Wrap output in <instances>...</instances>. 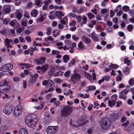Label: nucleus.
Listing matches in <instances>:
<instances>
[{
  "instance_id": "1",
  "label": "nucleus",
  "mask_w": 134,
  "mask_h": 134,
  "mask_svg": "<svg viewBox=\"0 0 134 134\" xmlns=\"http://www.w3.org/2000/svg\"><path fill=\"white\" fill-rule=\"evenodd\" d=\"M38 118L35 114H32L27 116L25 122L26 125L29 127L33 128L36 126L37 122L38 121Z\"/></svg>"
},
{
  "instance_id": "2",
  "label": "nucleus",
  "mask_w": 134,
  "mask_h": 134,
  "mask_svg": "<svg viewBox=\"0 0 134 134\" xmlns=\"http://www.w3.org/2000/svg\"><path fill=\"white\" fill-rule=\"evenodd\" d=\"M74 107L71 106L66 105L64 107L61 111V115L65 116L70 115L73 110Z\"/></svg>"
},
{
  "instance_id": "3",
  "label": "nucleus",
  "mask_w": 134,
  "mask_h": 134,
  "mask_svg": "<svg viewBox=\"0 0 134 134\" xmlns=\"http://www.w3.org/2000/svg\"><path fill=\"white\" fill-rule=\"evenodd\" d=\"M13 109V107L12 105H5L3 108V111L5 114L8 115L11 113Z\"/></svg>"
},
{
  "instance_id": "4",
  "label": "nucleus",
  "mask_w": 134,
  "mask_h": 134,
  "mask_svg": "<svg viewBox=\"0 0 134 134\" xmlns=\"http://www.w3.org/2000/svg\"><path fill=\"white\" fill-rule=\"evenodd\" d=\"M23 110L22 108L20 105H18L14 108L13 112V115L15 117L19 116Z\"/></svg>"
},
{
  "instance_id": "5",
  "label": "nucleus",
  "mask_w": 134,
  "mask_h": 134,
  "mask_svg": "<svg viewBox=\"0 0 134 134\" xmlns=\"http://www.w3.org/2000/svg\"><path fill=\"white\" fill-rule=\"evenodd\" d=\"M110 122L109 120H105L103 119L101 121L100 125L102 128L105 129L110 127Z\"/></svg>"
},
{
  "instance_id": "6",
  "label": "nucleus",
  "mask_w": 134,
  "mask_h": 134,
  "mask_svg": "<svg viewBox=\"0 0 134 134\" xmlns=\"http://www.w3.org/2000/svg\"><path fill=\"white\" fill-rule=\"evenodd\" d=\"M58 129L57 126H50L47 129L46 131L48 134H55Z\"/></svg>"
},
{
  "instance_id": "7",
  "label": "nucleus",
  "mask_w": 134,
  "mask_h": 134,
  "mask_svg": "<svg viewBox=\"0 0 134 134\" xmlns=\"http://www.w3.org/2000/svg\"><path fill=\"white\" fill-rule=\"evenodd\" d=\"M130 90L129 89H125L119 93V97L124 100H126L127 98V94L129 92Z\"/></svg>"
},
{
  "instance_id": "8",
  "label": "nucleus",
  "mask_w": 134,
  "mask_h": 134,
  "mask_svg": "<svg viewBox=\"0 0 134 134\" xmlns=\"http://www.w3.org/2000/svg\"><path fill=\"white\" fill-rule=\"evenodd\" d=\"M81 77V76L79 74L77 73H75L72 75L71 80L73 83L75 84L80 79Z\"/></svg>"
},
{
  "instance_id": "9",
  "label": "nucleus",
  "mask_w": 134,
  "mask_h": 134,
  "mask_svg": "<svg viewBox=\"0 0 134 134\" xmlns=\"http://www.w3.org/2000/svg\"><path fill=\"white\" fill-rule=\"evenodd\" d=\"M13 68V65L10 63H8L3 65L1 69L4 72L8 71L11 69Z\"/></svg>"
},
{
  "instance_id": "10",
  "label": "nucleus",
  "mask_w": 134,
  "mask_h": 134,
  "mask_svg": "<svg viewBox=\"0 0 134 134\" xmlns=\"http://www.w3.org/2000/svg\"><path fill=\"white\" fill-rule=\"evenodd\" d=\"M38 76V74H37L30 76L31 77L29 82V84L30 85H32L35 82Z\"/></svg>"
},
{
  "instance_id": "11",
  "label": "nucleus",
  "mask_w": 134,
  "mask_h": 134,
  "mask_svg": "<svg viewBox=\"0 0 134 134\" xmlns=\"http://www.w3.org/2000/svg\"><path fill=\"white\" fill-rule=\"evenodd\" d=\"M77 20L79 23L81 21L82 19L83 20L82 22L80 23L81 25H82L83 24H86L87 19L86 17V16L83 15L82 17V18L80 16H79L78 17L77 16Z\"/></svg>"
},
{
  "instance_id": "12",
  "label": "nucleus",
  "mask_w": 134,
  "mask_h": 134,
  "mask_svg": "<svg viewBox=\"0 0 134 134\" xmlns=\"http://www.w3.org/2000/svg\"><path fill=\"white\" fill-rule=\"evenodd\" d=\"M10 42L12 44H14L13 41L11 39H9L8 38H5L4 40V44L5 46L7 48H12V46L10 45Z\"/></svg>"
},
{
  "instance_id": "13",
  "label": "nucleus",
  "mask_w": 134,
  "mask_h": 134,
  "mask_svg": "<svg viewBox=\"0 0 134 134\" xmlns=\"http://www.w3.org/2000/svg\"><path fill=\"white\" fill-rule=\"evenodd\" d=\"M79 125H76L74 124H71V125L73 127H79L81 125H83L85 124H86L88 122V121L87 120H82L81 119H79Z\"/></svg>"
},
{
  "instance_id": "14",
  "label": "nucleus",
  "mask_w": 134,
  "mask_h": 134,
  "mask_svg": "<svg viewBox=\"0 0 134 134\" xmlns=\"http://www.w3.org/2000/svg\"><path fill=\"white\" fill-rule=\"evenodd\" d=\"M42 84L44 86L50 87L53 85V82L52 80H45L43 81Z\"/></svg>"
},
{
  "instance_id": "15",
  "label": "nucleus",
  "mask_w": 134,
  "mask_h": 134,
  "mask_svg": "<svg viewBox=\"0 0 134 134\" xmlns=\"http://www.w3.org/2000/svg\"><path fill=\"white\" fill-rule=\"evenodd\" d=\"M48 65L47 64H46L42 65L41 67L39 66H37L36 69L37 70H41L42 72H45L48 68Z\"/></svg>"
},
{
  "instance_id": "16",
  "label": "nucleus",
  "mask_w": 134,
  "mask_h": 134,
  "mask_svg": "<svg viewBox=\"0 0 134 134\" xmlns=\"http://www.w3.org/2000/svg\"><path fill=\"white\" fill-rule=\"evenodd\" d=\"M10 89V87L7 86L6 87L0 86V93H3L8 92Z\"/></svg>"
},
{
  "instance_id": "17",
  "label": "nucleus",
  "mask_w": 134,
  "mask_h": 134,
  "mask_svg": "<svg viewBox=\"0 0 134 134\" xmlns=\"http://www.w3.org/2000/svg\"><path fill=\"white\" fill-rule=\"evenodd\" d=\"M81 39L84 43L86 44L90 43L91 42V40L88 37L83 35L81 37Z\"/></svg>"
},
{
  "instance_id": "18",
  "label": "nucleus",
  "mask_w": 134,
  "mask_h": 134,
  "mask_svg": "<svg viewBox=\"0 0 134 134\" xmlns=\"http://www.w3.org/2000/svg\"><path fill=\"white\" fill-rule=\"evenodd\" d=\"M111 119L114 121L116 120L119 118V115L117 113H113L111 114Z\"/></svg>"
},
{
  "instance_id": "19",
  "label": "nucleus",
  "mask_w": 134,
  "mask_h": 134,
  "mask_svg": "<svg viewBox=\"0 0 134 134\" xmlns=\"http://www.w3.org/2000/svg\"><path fill=\"white\" fill-rule=\"evenodd\" d=\"M8 82L6 80H1L0 81V86L3 87H6L8 85Z\"/></svg>"
},
{
  "instance_id": "20",
  "label": "nucleus",
  "mask_w": 134,
  "mask_h": 134,
  "mask_svg": "<svg viewBox=\"0 0 134 134\" xmlns=\"http://www.w3.org/2000/svg\"><path fill=\"white\" fill-rule=\"evenodd\" d=\"M45 59L46 58H45L42 57L36 60V62L37 64H41L44 62Z\"/></svg>"
},
{
  "instance_id": "21",
  "label": "nucleus",
  "mask_w": 134,
  "mask_h": 134,
  "mask_svg": "<svg viewBox=\"0 0 134 134\" xmlns=\"http://www.w3.org/2000/svg\"><path fill=\"white\" fill-rule=\"evenodd\" d=\"M116 103V101L115 100H109L108 101V103L109 106L110 107H114Z\"/></svg>"
},
{
  "instance_id": "22",
  "label": "nucleus",
  "mask_w": 134,
  "mask_h": 134,
  "mask_svg": "<svg viewBox=\"0 0 134 134\" xmlns=\"http://www.w3.org/2000/svg\"><path fill=\"white\" fill-rule=\"evenodd\" d=\"M91 36L92 39L95 42H97L98 41V39L97 35L94 33L93 32L91 34Z\"/></svg>"
},
{
  "instance_id": "23",
  "label": "nucleus",
  "mask_w": 134,
  "mask_h": 134,
  "mask_svg": "<svg viewBox=\"0 0 134 134\" xmlns=\"http://www.w3.org/2000/svg\"><path fill=\"white\" fill-rule=\"evenodd\" d=\"M28 132L27 130L24 128H22L19 131V134H28Z\"/></svg>"
},
{
  "instance_id": "24",
  "label": "nucleus",
  "mask_w": 134,
  "mask_h": 134,
  "mask_svg": "<svg viewBox=\"0 0 134 134\" xmlns=\"http://www.w3.org/2000/svg\"><path fill=\"white\" fill-rule=\"evenodd\" d=\"M38 14V11L37 10L34 9L32 10L31 13V15L33 17H36Z\"/></svg>"
},
{
  "instance_id": "25",
  "label": "nucleus",
  "mask_w": 134,
  "mask_h": 134,
  "mask_svg": "<svg viewBox=\"0 0 134 134\" xmlns=\"http://www.w3.org/2000/svg\"><path fill=\"white\" fill-rule=\"evenodd\" d=\"M44 20V18L43 15H40L37 18V23H39L43 21Z\"/></svg>"
},
{
  "instance_id": "26",
  "label": "nucleus",
  "mask_w": 134,
  "mask_h": 134,
  "mask_svg": "<svg viewBox=\"0 0 134 134\" xmlns=\"http://www.w3.org/2000/svg\"><path fill=\"white\" fill-rule=\"evenodd\" d=\"M34 4L38 7L41 6L42 4V2L40 0H35Z\"/></svg>"
},
{
  "instance_id": "27",
  "label": "nucleus",
  "mask_w": 134,
  "mask_h": 134,
  "mask_svg": "<svg viewBox=\"0 0 134 134\" xmlns=\"http://www.w3.org/2000/svg\"><path fill=\"white\" fill-rule=\"evenodd\" d=\"M48 17L49 18L51 19H54L55 18V14L52 11L50 12V13L48 15Z\"/></svg>"
},
{
  "instance_id": "28",
  "label": "nucleus",
  "mask_w": 134,
  "mask_h": 134,
  "mask_svg": "<svg viewBox=\"0 0 134 134\" xmlns=\"http://www.w3.org/2000/svg\"><path fill=\"white\" fill-rule=\"evenodd\" d=\"M55 14L57 18L59 17V16H64V14L62 13L59 11H57L55 13Z\"/></svg>"
},
{
  "instance_id": "29",
  "label": "nucleus",
  "mask_w": 134,
  "mask_h": 134,
  "mask_svg": "<svg viewBox=\"0 0 134 134\" xmlns=\"http://www.w3.org/2000/svg\"><path fill=\"white\" fill-rule=\"evenodd\" d=\"M122 9L124 12H127L129 10L130 8L129 6L125 5L123 6Z\"/></svg>"
},
{
  "instance_id": "30",
  "label": "nucleus",
  "mask_w": 134,
  "mask_h": 134,
  "mask_svg": "<svg viewBox=\"0 0 134 134\" xmlns=\"http://www.w3.org/2000/svg\"><path fill=\"white\" fill-rule=\"evenodd\" d=\"M63 59L64 62L67 63L69 59V57L67 55H65L63 57Z\"/></svg>"
},
{
  "instance_id": "31",
  "label": "nucleus",
  "mask_w": 134,
  "mask_h": 134,
  "mask_svg": "<svg viewBox=\"0 0 134 134\" xmlns=\"http://www.w3.org/2000/svg\"><path fill=\"white\" fill-rule=\"evenodd\" d=\"M118 65L115 64H111L109 66V68L110 69L112 70L113 69H115L118 68Z\"/></svg>"
},
{
  "instance_id": "32",
  "label": "nucleus",
  "mask_w": 134,
  "mask_h": 134,
  "mask_svg": "<svg viewBox=\"0 0 134 134\" xmlns=\"http://www.w3.org/2000/svg\"><path fill=\"white\" fill-rule=\"evenodd\" d=\"M16 18L19 20H20L22 17V14L20 12H18L16 13Z\"/></svg>"
},
{
  "instance_id": "33",
  "label": "nucleus",
  "mask_w": 134,
  "mask_h": 134,
  "mask_svg": "<svg viewBox=\"0 0 134 134\" xmlns=\"http://www.w3.org/2000/svg\"><path fill=\"white\" fill-rule=\"evenodd\" d=\"M25 28L23 27H20L16 29L17 32L18 33H20L22 31L24 30Z\"/></svg>"
},
{
  "instance_id": "34",
  "label": "nucleus",
  "mask_w": 134,
  "mask_h": 134,
  "mask_svg": "<svg viewBox=\"0 0 134 134\" xmlns=\"http://www.w3.org/2000/svg\"><path fill=\"white\" fill-rule=\"evenodd\" d=\"M17 23V21L16 20L14 19L11 20L9 23V25L12 26H14L15 24Z\"/></svg>"
},
{
  "instance_id": "35",
  "label": "nucleus",
  "mask_w": 134,
  "mask_h": 134,
  "mask_svg": "<svg viewBox=\"0 0 134 134\" xmlns=\"http://www.w3.org/2000/svg\"><path fill=\"white\" fill-rule=\"evenodd\" d=\"M133 26L131 25H129L128 26L127 29V30L129 32H131L133 29Z\"/></svg>"
},
{
  "instance_id": "36",
  "label": "nucleus",
  "mask_w": 134,
  "mask_h": 134,
  "mask_svg": "<svg viewBox=\"0 0 134 134\" xmlns=\"http://www.w3.org/2000/svg\"><path fill=\"white\" fill-rule=\"evenodd\" d=\"M86 77L89 80H91V79L92 75L88 73H86L85 74Z\"/></svg>"
},
{
  "instance_id": "37",
  "label": "nucleus",
  "mask_w": 134,
  "mask_h": 134,
  "mask_svg": "<svg viewBox=\"0 0 134 134\" xmlns=\"http://www.w3.org/2000/svg\"><path fill=\"white\" fill-rule=\"evenodd\" d=\"M124 72L125 74H128L130 71V69L128 67H126L123 69Z\"/></svg>"
},
{
  "instance_id": "38",
  "label": "nucleus",
  "mask_w": 134,
  "mask_h": 134,
  "mask_svg": "<svg viewBox=\"0 0 134 134\" xmlns=\"http://www.w3.org/2000/svg\"><path fill=\"white\" fill-rule=\"evenodd\" d=\"M87 16L89 18L90 20L92 19L93 18L94 16V15L92 14L91 13H88L87 14Z\"/></svg>"
},
{
  "instance_id": "39",
  "label": "nucleus",
  "mask_w": 134,
  "mask_h": 134,
  "mask_svg": "<svg viewBox=\"0 0 134 134\" xmlns=\"http://www.w3.org/2000/svg\"><path fill=\"white\" fill-rule=\"evenodd\" d=\"M75 62L76 60L74 59H72V60L69 63V66H71L72 65H74L75 63Z\"/></svg>"
},
{
  "instance_id": "40",
  "label": "nucleus",
  "mask_w": 134,
  "mask_h": 134,
  "mask_svg": "<svg viewBox=\"0 0 134 134\" xmlns=\"http://www.w3.org/2000/svg\"><path fill=\"white\" fill-rule=\"evenodd\" d=\"M69 16L70 17H72L75 18H77V15L74 13H70L69 14Z\"/></svg>"
},
{
  "instance_id": "41",
  "label": "nucleus",
  "mask_w": 134,
  "mask_h": 134,
  "mask_svg": "<svg viewBox=\"0 0 134 134\" xmlns=\"http://www.w3.org/2000/svg\"><path fill=\"white\" fill-rule=\"evenodd\" d=\"M88 90L90 91H92L93 90H95L96 89V87L95 86H89L88 87Z\"/></svg>"
},
{
  "instance_id": "42",
  "label": "nucleus",
  "mask_w": 134,
  "mask_h": 134,
  "mask_svg": "<svg viewBox=\"0 0 134 134\" xmlns=\"http://www.w3.org/2000/svg\"><path fill=\"white\" fill-rule=\"evenodd\" d=\"M43 107V105L42 104H41L38 106H35L34 108L37 110L41 109Z\"/></svg>"
},
{
  "instance_id": "43",
  "label": "nucleus",
  "mask_w": 134,
  "mask_h": 134,
  "mask_svg": "<svg viewBox=\"0 0 134 134\" xmlns=\"http://www.w3.org/2000/svg\"><path fill=\"white\" fill-rule=\"evenodd\" d=\"M72 39L74 40L75 41H77L79 38L76 35H74L72 36Z\"/></svg>"
},
{
  "instance_id": "44",
  "label": "nucleus",
  "mask_w": 134,
  "mask_h": 134,
  "mask_svg": "<svg viewBox=\"0 0 134 134\" xmlns=\"http://www.w3.org/2000/svg\"><path fill=\"white\" fill-rule=\"evenodd\" d=\"M51 28L49 27L47 29V31L46 32V34L48 35H50L51 33Z\"/></svg>"
},
{
  "instance_id": "45",
  "label": "nucleus",
  "mask_w": 134,
  "mask_h": 134,
  "mask_svg": "<svg viewBox=\"0 0 134 134\" xmlns=\"http://www.w3.org/2000/svg\"><path fill=\"white\" fill-rule=\"evenodd\" d=\"M129 83L130 85H132L134 84V79H131L129 81Z\"/></svg>"
},
{
  "instance_id": "46",
  "label": "nucleus",
  "mask_w": 134,
  "mask_h": 134,
  "mask_svg": "<svg viewBox=\"0 0 134 134\" xmlns=\"http://www.w3.org/2000/svg\"><path fill=\"white\" fill-rule=\"evenodd\" d=\"M25 39L28 42H31V37L29 36H26L25 37Z\"/></svg>"
},
{
  "instance_id": "47",
  "label": "nucleus",
  "mask_w": 134,
  "mask_h": 134,
  "mask_svg": "<svg viewBox=\"0 0 134 134\" xmlns=\"http://www.w3.org/2000/svg\"><path fill=\"white\" fill-rule=\"evenodd\" d=\"M60 53V52L57 51L53 50L52 52V54L53 55L58 54Z\"/></svg>"
},
{
  "instance_id": "48",
  "label": "nucleus",
  "mask_w": 134,
  "mask_h": 134,
  "mask_svg": "<svg viewBox=\"0 0 134 134\" xmlns=\"http://www.w3.org/2000/svg\"><path fill=\"white\" fill-rule=\"evenodd\" d=\"M78 47L79 48L81 49L83 47V43L82 42H80L78 44Z\"/></svg>"
},
{
  "instance_id": "49",
  "label": "nucleus",
  "mask_w": 134,
  "mask_h": 134,
  "mask_svg": "<svg viewBox=\"0 0 134 134\" xmlns=\"http://www.w3.org/2000/svg\"><path fill=\"white\" fill-rule=\"evenodd\" d=\"M55 68L59 70H64L65 68L63 66H56Z\"/></svg>"
},
{
  "instance_id": "50",
  "label": "nucleus",
  "mask_w": 134,
  "mask_h": 134,
  "mask_svg": "<svg viewBox=\"0 0 134 134\" xmlns=\"http://www.w3.org/2000/svg\"><path fill=\"white\" fill-rule=\"evenodd\" d=\"M55 71V68L54 67H52L50 69L49 72L50 74H52Z\"/></svg>"
},
{
  "instance_id": "51",
  "label": "nucleus",
  "mask_w": 134,
  "mask_h": 134,
  "mask_svg": "<svg viewBox=\"0 0 134 134\" xmlns=\"http://www.w3.org/2000/svg\"><path fill=\"white\" fill-rule=\"evenodd\" d=\"M13 80L15 82H18L20 80V79L19 77H15L13 78Z\"/></svg>"
},
{
  "instance_id": "52",
  "label": "nucleus",
  "mask_w": 134,
  "mask_h": 134,
  "mask_svg": "<svg viewBox=\"0 0 134 134\" xmlns=\"http://www.w3.org/2000/svg\"><path fill=\"white\" fill-rule=\"evenodd\" d=\"M83 7H81L80 9L78 10L77 11V13L79 14L81 12H82L83 11Z\"/></svg>"
},
{
  "instance_id": "53",
  "label": "nucleus",
  "mask_w": 134,
  "mask_h": 134,
  "mask_svg": "<svg viewBox=\"0 0 134 134\" xmlns=\"http://www.w3.org/2000/svg\"><path fill=\"white\" fill-rule=\"evenodd\" d=\"M7 30V29L6 28H4L2 30L0 31V33L2 34H5Z\"/></svg>"
},
{
  "instance_id": "54",
  "label": "nucleus",
  "mask_w": 134,
  "mask_h": 134,
  "mask_svg": "<svg viewBox=\"0 0 134 134\" xmlns=\"http://www.w3.org/2000/svg\"><path fill=\"white\" fill-rule=\"evenodd\" d=\"M122 103V102L121 101L119 100L117 102H116V106L118 107H119L120 106L121 104Z\"/></svg>"
},
{
  "instance_id": "55",
  "label": "nucleus",
  "mask_w": 134,
  "mask_h": 134,
  "mask_svg": "<svg viewBox=\"0 0 134 134\" xmlns=\"http://www.w3.org/2000/svg\"><path fill=\"white\" fill-rule=\"evenodd\" d=\"M70 73V72L69 71H67L65 72L64 75L65 77H67L68 76Z\"/></svg>"
},
{
  "instance_id": "56",
  "label": "nucleus",
  "mask_w": 134,
  "mask_h": 134,
  "mask_svg": "<svg viewBox=\"0 0 134 134\" xmlns=\"http://www.w3.org/2000/svg\"><path fill=\"white\" fill-rule=\"evenodd\" d=\"M60 102L58 100L56 102V101L54 102V105H55L56 106H58L60 105Z\"/></svg>"
},
{
  "instance_id": "57",
  "label": "nucleus",
  "mask_w": 134,
  "mask_h": 134,
  "mask_svg": "<svg viewBox=\"0 0 134 134\" xmlns=\"http://www.w3.org/2000/svg\"><path fill=\"white\" fill-rule=\"evenodd\" d=\"M72 91L71 90H69L68 91V92H67L66 93H65L64 92V94L65 95H66L67 96H68L69 95V94H72Z\"/></svg>"
},
{
  "instance_id": "58",
  "label": "nucleus",
  "mask_w": 134,
  "mask_h": 134,
  "mask_svg": "<svg viewBox=\"0 0 134 134\" xmlns=\"http://www.w3.org/2000/svg\"><path fill=\"white\" fill-rule=\"evenodd\" d=\"M129 121L128 120H127L125 122L122 124V126H127L129 125Z\"/></svg>"
},
{
  "instance_id": "59",
  "label": "nucleus",
  "mask_w": 134,
  "mask_h": 134,
  "mask_svg": "<svg viewBox=\"0 0 134 134\" xmlns=\"http://www.w3.org/2000/svg\"><path fill=\"white\" fill-rule=\"evenodd\" d=\"M27 23L25 21H22L21 22V25L24 26H26Z\"/></svg>"
},
{
  "instance_id": "60",
  "label": "nucleus",
  "mask_w": 134,
  "mask_h": 134,
  "mask_svg": "<svg viewBox=\"0 0 134 134\" xmlns=\"http://www.w3.org/2000/svg\"><path fill=\"white\" fill-rule=\"evenodd\" d=\"M103 77V78L104 79V80L105 79L107 81H108L110 79V77L108 76H104Z\"/></svg>"
},
{
  "instance_id": "61",
  "label": "nucleus",
  "mask_w": 134,
  "mask_h": 134,
  "mask_svg": "<svg viewBox=\"0 0 134 134\" xmlns=\"http://www.w3.org/2000/svg\"><path fill=\"white\" fill-rule=\"evenodd\" d=\"M91 23L93 25H95L97 24V23L96 21L94 20H93L91 21Z\"/></svg>"
},
{
  "instance_id": "62",
  "label": "nucleus",
  "mask_w": 134,
  "mask_h": 134,
  "mask_svg": "<svg viewBox=\"0 0 134 134\" xmlns=\"http://www.w3.org/2000/svg\"><path fill=\"white\" fill-rule=\"evenodd\" d=\"M72 11L74 13H77V8L75 6H73L72 8Z\"/></svg>"
},
{
  "instance_id": "63",
  "label": "nucleus",
  "mask_w": 134,
  "mask_h": 134,
  "mask_svg": "<svg viewBox=\"0 0 134 134\" xmlns=\"http://www.w3.org/2000/svg\"><path fill=\"white\" fill-rule=\"evenodd\" d=\"M19 38L20 42H25V40L23 37H19Z\"/></svg>"
},
{
  "instance_id": "64",
  "label": "nucleus",
  "mask_w": 134,
  "mask_h": 134,
  "mask_svg": "<svg viewBox=\"0 0 134 134\" xmlns=\"http://www.w3.org/2000/svg\"><path fill=\"white\" fill-rule=\"evenodd\" d=\"M110 17L112 18L114 15L115 12H114L113 10H111L110 12Z\"/></svg>"
}]
</instances>
